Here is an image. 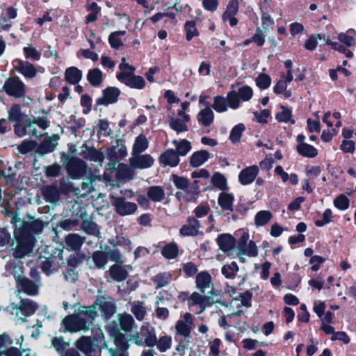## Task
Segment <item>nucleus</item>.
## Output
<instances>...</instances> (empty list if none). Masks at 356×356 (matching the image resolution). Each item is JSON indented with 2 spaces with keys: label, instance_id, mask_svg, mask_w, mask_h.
I'll return each mask as SVG.
<instances>
[{
  "label": "nucleus",
  "instance_id": "obj_9",
  "mask_svg": "<svg viewBox=\"0 0 356 356\" xmlns=\"http://www.w3.org/2000/svg\"><path fill=\"white\" fill-rule=\"evenodd\" d=\"M293 76L292 72H287L286 74L283 73L280 75V79L275 83L273 87V92L287 99L292 96V92L287 89L288 83L293 81Z\"/></svg>",
  "mask_w": 356,
  "mask_h": 356
},
{
  "label": "nucleus",
  "instance_id": "obj_23",
  "mask_svg": "<svg viewBox=\"0 0 356 356\" xmlns=\"http://www.w3.org/2000/svg\"><path fill=\"white\" fill-rule=\"evenodd\" d=\"M130 311L138 321L145 319L148 312V308L143 301L129 302Z\"/></svg>",
  "mask_w": 356,
  "mask_h": 356
},
{
  "label": "nucleus",
  "instance_id": "obj_5",
  "mask_svg": "<svg viewBox=\"0 0 356 356\" xmlns=\"http://www.w3.org/2000/svg\"><path fill=\"white\" fill-rule=\"evenodd\" d=\"M127 156V148L122 144H118L107 149L106 158L108 163L105 165L107 171L113 172L117 163Z\"/></svg>",
  "mask_w": 356,
  "mask_h": 356
},
{
  "label": "nucleus",
  "instance_id": "obj_36",
  "mask_svg": "<svg viewBox=\"0 0 356 356\" xmlns=\"http://www.w3.org/2000/svg\"><path fill=\"white\" fill-rule=\"evenodd\" d=\"M209 159V153L205 150L194 152L190 157V165L193 168L203 165Z\"/></svg>",
  "mask_w": 356,
  "mask_h": 356
},
{
  "label": "nucleus",
  "instance_id": "obj_59",
  "mask_svg": "<svg viewBox=\"0 0 356 356\" xmlns=\"http://www.w3.org/2000/svg\"><path fill=\"white\" fill-rule=\"evenodd\" d=\"M325 43L331 46L333 49L343 54L347 58H351L353 56V52L348 49L343 44H339L337 42H332L329 39L325 40Z\"/></svg>",
  "mask_w": 356,
  "mask_h": 356
},
{
  "label": "nucleus",
  "instance_id": "obj_52",
  "mask_svg": "<svg viewBox=\"0 0 356 356\" xmlns=\"http://www.w3.org/2000/svg\"><path fill=\"white\" fill-rule=\"evenodd\" d=\"M227 102L225 97L222 96H216L213 98V104L212 105V108L217 113H223L227 111Z\"/></svg>",
  "mask_w": 356,
  "mask_h": 356
},
{
  "label": "nucleus",
  "instance_id": "obj_13",
  "mask_svg": "<svg viewBox=\"0 0 356 356\" xmlns=\"http://www.w3.org/2000/svg\"><path fill=\"white\" fill-rule=\"evenodd\" d=\"M117 79L121 83L127 86L138 90L143 89L145 86V81L143 77L140 76H136L134 74L126 75L125 74H118Z\"/></svg>",
  "mask_w": 356,
  "mask_h": 356
},
{
  "label": "nucleus",
  "instance_id": "obj_45",
  "mask_svg": "<svg viewBox=\"0 0 356 356\" xmlns=\"http://www.w3.org/2000/svg\"><path fill=\"white\" fill-rule=\"evenodd\" d=\"M280 108L281 111L276 113L275 119L279 122L294 124L295 121L292 118V111L284 106H281Z\"/></svg>",
  "mask_w": 356,
  "mask_h": 356
},
{
  "label": "nucleus",
  "instance_id": "obj_4",
  "mask_svg": "<svg viewBox=\"0 0 356 356\" xmlns=\"http://www.w3.org/2000/svg\"><path fill=\"white\" fill-rule=\"evenodd\" d=\"M15 236L17 241V245L14 250V257L21 259L29 255L34 247L33 236L24 234L20 229L15 230Z\"/></svg>",
  "mask_w": 356,
  "mask_h": 356
},
{
  "label": "nucleus",
  "instance_id": "obj_41",
  "mask_svg": "<svg viewBox=\"0 0 356 356\" xmlns=\"http://www.w3.org/2000/svg\"><path fill=\"white\" fill-rule=\"evenodd\" d=\"M42 194L47 202L54 203L57 201L59 192L56 186H47L42 188Z\"/></svg>",
  "mask_w": 356,
  "mask_h": 356
},
{
  "label": "nucleus",
  "instance_id": "obj_20",
  "mask_svg": "<svg viewBox=\"0 0 356 356\" xmlns=\"http://www.w3.org/2000/svg\"><path fill=\"white\" fill-rule=\"evenodd\" d=\"M120 91L115 87H108L103 91V97L97 99V104L108 105L115 103L120 95Z\"/></svg>",
  "mask_w": 356,
  "mask_h": 356
},
{
  "label": "nucleus",
  "instance_id": "obj_30",
  "mask_svg": "<svg viewBox=\"0 0 356 356\" xmlns=\"http://www.w3.org/2000/svg\"><path fill=\"white\" fill-rule=\"evenodd\" d=\"M149 147V140L147 137L141 134L134 140L131 148V154H138L144 152Z\"/></svg>",
  "mask_w": 356,
  "mask_h": 356
},
{
  "label": "nucleus",
  "instance_id": "obj_33",
  "mask_svg": "<svg viewBox=\"0 0 356 356\" xmlns=\"http://www.w3.org/2000/svg\"><path fill=\"white\" fill-rule=\"evenodd\" d=\"M148 198L155 202H160L165 198L163 188L159 186H154L148 188L147 191Z\"/></svg>",
  "mask_w": 356,
  "mask_h": 356
},
{
  "label": "nucleus",
  "instance_id": "obj_62",
  "mask_svg": "<svg viewBox=\"0 0 356 356\" xmlns=\"http://www.w3.org/2000/svg\"><path fill=\"white\" fill-rule=\"evenodd\" d=\"M241 311L238 310L236 312H234L230 314H227V316H222L219 319L218 324L220 327L224 328H227L232 326V323L231 322V319L235 317H238L241 315Z\"/></svg>",
  "mask_w": 356,
  "mask_h": 356
},
{
  "label": "nucleus",
  "instance_id": "obj_3",
  "mask_svg": "<svg viewBox=\"0 0 356 356\" xmlns=\"http://www.w3.org/2000/svg\"><path fill=\"white\" fill-rule=\"evenodd\" d=\"M129 340L137 346L145 345L153 347L156 343L155 329L149 323H144L140 327L139 332L129 336Z\"/></svg>",
  "mask_w": 356,
  "mask_h": 356
},
{
  "label": "nucleus",
  "instance_id": "obj_27",
  "mask_svg": "<svg viewBox=\"0 0 356 356\" xmlns=\"http://www.w3.org/2000/svg\"><path fill=\"white\" fill-rule=\"evenodd\" d=\"M190 121V116L185 115L184 119L172 117L170 120V127L176 131L177 134L185 132L188 131L187 123Z\"/></svg>",
  "mask_w": 356,
  "mask_h": 356
},
{
  "label": "nucleus",
  "instance_id": "obj_25",
  "mask_svg": "<svg viewBox=\"0 0 356 356\" xmlns=\"http://www.w3.org/2000/svg\"><path fill=\"white\" fill-rule=\"evenodd\" d=\"M179 157L172 149H168L160 156V162L164 165L175 167L179 163Z\"/></svg>",
  "mask_w": 356,
  "mask_h": 356
},
{
  "label": "nucleus",
  "instance_id": "obj_10",
  "mask_svg": "<svg viewBox=\"0 0 356 356\" xmlns=\"http://www.w3.org/2000/svg\"><path fill=\"white\" fill-rule=\"evenodd\" d=\"M193 324V319L190 313L184 314L181 318L179 319L175 324V333L176 334L183 337L186 339L190 337L192 330V325Z\"/></svg>",
  "mask_w": 356,
  "mask_h": 356
},
{
  "label": "nucleus",
  "instance_id": "obj_19",
  "mask_svg": "<svg viewBox=\"0 0 356 356\" xmlns=\"http://www.w3.org/2000/svg\"><path fill=\"white\" fill-rule=\"evenodd\" d=\"M200 222L194 217H189L186 223L181 227L179 233L183 236H196L200 232Z\"/></svg>",
  "mask_w": 356,
  "mask_h": 356
},
{
  "label": "nucleus",
  "instance_id": "obj_6",
  "mask_svg": "<svg viewBox=\"0 0 356 356\" xmlns=\"http://www.w3.org/2000/svg\"><path fill=\"white\" fill-rule=\"evenodd\" d=\"M20 222V219L18 216H15L11 220V222L15 226V230L20 229V230L25 235H29L33 236V234L41 233L44 228V224L41 220H35L29 222H21L19 226L17 222Z\"/></svg>",
  "mask_w": 356,
  "mask_h": 356
},
{
  "label": "nucleus",
  "instance_id": "obj_55",
  "mask_svg": "<svg viewBox=\"0 0 356 356\" xmlns=\"http://www.w3.org/2000/svg\"><path fill=\"white\" fill-rule=\"evenodd\" d=\"M245 126L243 124H238L234 126L229 134V138L233 143H237L240 140L243 132L245 131Z\"/></svg>",
  "mask_w": 356,
  "mask_h": 356
},
{
  "label": "nucleus",
  "instance_id": "obj_22",
  "mask_svg": "<svg viewBox=\"0 0 356 356\" xmlns=\"http://www.w3.org/2000/svg\"><path fill=\"white\" fill-rule=\"evenodd\" d=\"M82 156L90 161L97 162L102 165L105 156L104 152L101 149L92 147H85V149L81 151Z\"/></svg>",
  "mask_w": 356,
  "mask_h": 356
},
{
  "label": "nucleus",
  "instance_id": "obj_56",
  "mask_svg": "<svg viewBox=\"0 0 356 356\" xmlns=\"http://www.w3.org/2000/svg\"><path fill=\"white\" fill-rule=\"evenodd\" d=\"M212 184L220 190L227 189V180L223 175L220 172H216L211 177Z\"/></svg>",
  "mask_w": 356,
  "mask_h": 356
},
{
  "label": "nucleus",
  "instance_id": "obj_29",
  "mask_svg": "<svg viewBox=\"0 0 356 356\" xmlns=\"http://www.w3.org/2000/svg\"><path fill=\"white\" fill-rule=\"evenodd\" d=\"M65 245L67 249L76 251L79 250L85 241V238L77 234H70L65 237Z\"/></svg>",
  "mask_w": 356,
  "mask_h": 356
},
{
  "label": "nucleus",
  "instance_id": "obj_42",
  "mask_svg": "<svg viewBox=\"0 0 356 356\" xmlns=\"http://www.w3.org/2000/svg\"><path fill=\"white\" fill-rule=\"evenodd\" d=\"M238 256L241 257L243 255H246L250 257H257L258 254V249L254 242L250 241L245 247L238 250Z\"/></svg>",
  "mask_w": 356,
  "mask_h": 356
},
{
  "label": "nucleus",
  "instance_id": "obj_14",
  "mask_svg": "<svg viewBox=\"0 0 356 356\" xmlns=\"http://www.w3.org/2000/svg\"><path fill=\"white\" fill-rule=\"evenodd\" d=\"M116 212L120 216L131 215L137 209V205L131 202H127L123 197H116L113 203Z\"/></svg>",
  "mask_w": 356,
  "mask_h": 356
},
{
  "label": "nucleus",
  "instance_id": "obj_2",
  "mask_svg": "<svg viewBox=\"0 0 356 356\" xmlns=\"http://www.w3.org/2000/svg\"><path fill=\"white\" fill-rule=\"evenodd\" d=\"M38 309V305L30 299H22L17 305L12 304L7 307L17 323H24L28 316L33 314Z\"/></svg>",
  "mask_w": 356,
  "mask_h": 356
},
{
  "label": "nucleus",
  "instance_id": "obj_8",
  "mask_svg": "<svg viewBox=\"0 0 356 356\" xmlns=\"http://www.w3.org/2000/svg\"><path fill=\"white\" fill-rule=\"evenodd\" d=\"M66 169L72 179H79L87 173L88 170L85 161L78 158H71L66 163Z\"/></svg>",
  "mask_w": 356,
  "mask_h": 356
},
{
  "label": "nucleus",
  "instance_id": "obj_51",
  "mask_svg": "<svg viewBox=\"0 0 356 356\" xmlns=\"http://www.w3.org/2000/svg\"><path fill=\"white\" fill-rule=\"evenodd\" d=\"M125 33V31H119L111 33L108 37V42L111 47L113 49H118L122 46L123 43L121 37L124 36Z\"/></svg>",
  "mask_w": 356,
  "mask_h": 356
},
{
  "label": "nucleus",
  "instance_id": "obj_61",
  "mask_svg": "<svg viewBox=\"0 0 356 356\" xmlns=\"http://www.w3.org/2000/svg\"><path fill=\"white\" fill-rule=\"evenodd\" d=\"M23 51L26 59H29L34 61L38 60L40 58V52L31 46L24 47Z\"/></svg>",
  "mask_w": 356,
  "mask_h": 356
},
{
  "label": "nucleus",
  "instance_id": "obj_60",
  "mask_svg": "<svg viewBox=\"0 0 356 356\" xmlns=\"http://www.w3.org/2000/svg\"><path fill=\"white\" fill-rule=\"evenodd\" d=\"M227 99V105L229 108L232 109H236L240 106V98L235 91H231L229 92L227 97H225Z\"/></svg>",
  "mask_w": 356,
  "mask_h": 356
},
{
  "label": "nucleus",
  "instance_id": "obj_43",
  "mask_svg": "<svg viewBox=\"0 0 356 356\" xmlns=\"http://www.w3.org/2000/svg\"><path fill=\"white\" fill-rule=\"evenodd\" d=\"M65 75L66 81L71 84L77 83L82 77L81 71L75 67L67 68Z\"/></svg>",
  "mask_w": 356,
  "mask_h": 356
},
{
  "label": "nucleus",
  "instance_id": "obj_28",
  "mask_svg": "<svg viewBox=\"0 0 356 356\" xmlns=\"http://www.w3.org/2000/svg\"><path fill=\"white\" fill-rule=\"evenodd\" d=\"M197 120L204 127H209L214 120V113L211 107L204 108L197 113Z\"/></svg>",
  "mask_w": 356,
  "mask_h": 356
},
{
  "label": "nucleus",
  "instance_id": "obj_44",
  "mask_svg": "<svg viewBox=\"0 0 356 356\" xmlns=\"http://www.w3.org/2000/svg\"><path fill=\"white\" fill-rule=\"evenodd\" d=\"M172 143L176 147V153L179 156H186L191 149V143L186 139L181 140H174Z\"/></svg>",
  "mask_w": 356,
  "mask_h": 356
},
{
  "label": "nucleus",
  "instance_id": "obj_58",
  "mask_svg": "<svg viewBox=\"0 0 356 356\" xmlns=\"http://www.w3.org/2000/svg\"><path fill=\"white\" fill-rule=\"evenodd\" d=\"M156 347L160 352H165L172 346V337L168 335L161 337L159 340H156Z\"/></svg>",
  "mask_w": 356,
  "mask_h": 356
},
{
  "label": "nucleus",
  "instance_id": "obj_35",
  "mask_svg": "<svg viewBox=\"0 0 356 356\" xmlns=\"http://www.w3.org/2000/svg\"><path fill=\"white\" fill-rule=\"evenodd\" d=\"M188 305L190 308L198 305L200 310L197 311V313L200 314L206 308V300L197 292H193L188 298Z\"/></svg>",
  "mask_w": 356,
  "mask_h": 356
},
{
  "label": "nucleus",
  "instance_id": "obj_47",
  "mask_svg": "<svg viewBox=\"0 0 356 356\" xmlns=\"http://www.w3.org/2000/svg\"><path fill=\"white\" fill-rule=\"evenodd\" d=\"M178 246L174 242L166 244L161 250L162 255L167 259L176 258L178 255Z\"/></svg>",
  "mask_w": 356,
  "mask_h": 356
},
{
  "label": "nucleus",
  "instance_id": "obj_31",
  "mask_svg": "<svg viewBox=\"0 0 356 356\" xmlns=\"http://www.w3.org/2000/svg\"><path fill=\"white\" fill-rule=\"evenodd\" d=\"M296 149L299 155L308 159L315 158L318 154V149L307 143L297 145Z\"/></svg>",
  "mask_w": 356,
  "mask_h": 356
},
{
  "label": "nucleus",
  "instance_id": "obj_37",
  "mask_svg": "<svg viewBox=\"0 0 356 356\" xmlns=\"http://www.w3.org/2000/svg\"><path fill=\"white\" fill-rule=\"evenodd\" d=\"M109 273L111 277L117 282L125 280L128 275V273L124 267L118 264H114L111 266Z\"/></svg>",
  "mask_w": 356,
  "mask_h": 356
},
{
  "label": "nucleus",
  "instance_id": "obj_24",
  "mask_svg": "<svg viewBox=\"0 0 356 356\" xmlns=\"http://www.w3.org/2000/svg\"><path fill=\"white\" fill-rule=\"evenodd\" d=\"M212 282L211 275L207 272H201L196 276V286L203 293L207 290L212 289Z\"/></svg>",
  "mask_w": 356,
  "mask_h": 356
},
{
  "label": "nucleus",
  "instance_id": "obj_15",
  "mask_svg": "<svg viewBox=\"0 0 356 356\" xmlns=\"http://www.w3.org/2000/svg\"><path fill=\"white\" fill-rule=\"evenodd\" d=\"M259 172V167L256 165L248 166L243 169L238 175L239 182L242 185H248L252 184L255 180Z\"/></svg>",
  "mask_w": 356,
  "mask_h": 356
},
{
  "label": "nucleus",
  "instance_id": "obj_16",
  "mask_svg": "<svg viewBox=\"0 0 356 356\" xmlns=\"http://www.w3.org/2000/svg\"><path fill=\"white\" fill-rule=\"evenodd\" d=\"M116 179L118 181H128L134 179L135 175L134 168L125 163H119L115 166Z\"/></svg>",
  "mask_w": 356,
  "mask_h": 356
},
{
  "label": "nucleus",
  "instance_id": "obj_34",
  "mask_svg": "<svg viewBox=\"0 0 356 356\" xmlns=\"http://www.w3.org/2000/svg\"><path fill=\"white\" fill-rule=\"evenodd\" d=\"M234 197L231 193L222 192L220 193L218 202L220 207L224 211H232L233 210V202Z\"/></svg>",
  "mask_w": 356,
  "mask_h": 356
},
{
  "label": "nucleus",
  "instance_id": "obj_38",
  "mask_svg": "<svg viewBox=\"0 0 356 356\" xmlns=\"http://www.w3.org/2000/svg\"><path fill=\"white\" fill-rule=\"evenodd\" d=\"M76 347L85 354L92 351L95 349V345L92 343L90 337H82L75 343Z\"/></svg>",
  "mask_w": 356,
  "mask_h": 356
},
{
  "label": "nucleus",
  "instance_id": "obj_54",
  "mask_svg": "<svg viewBox=\"0 0 356 356\" xmlns=\"http://www.w3.org/2000/svg\"><path fill=\"white\" fill-rule=\"evenodd\" d=\"M236 237L237 238V242L236 241V248L238 250L245 247L249 241V234L244 229H238L235 233Z\"/></svg>",
  "mask_w": 356,
  "mask_h": 356
},
{
  "label": "nucleus",
  "instance_id": "obj_64",
  "mask_svg": "<svg viewBox=\"0 0 356 356\" xmlns=\"http://www.w3.org/2000/svg\"><path fill=\"white\" fill-rule=\"evenodd\" d=\"M271 83L270 77L266 74H260L256 79V84L261 89L268 88Z\"/></svg>",
  "mask_w": 356,
  "mask_h": 356
},
{
  "label": "nucleus",
  "instance_id": "obj_49",
  "mask_svg": "<svg viewBox=\"0 0 356 356\" xmlns=\"http://www.w3.org/2000/svg\"><path fill=\"white\" fill-rule=\"evenodd\" d=\"M356 33L353 29H349L346 33H341L338 35L337 39L346 47H351L355 44V36Z\"/></svg>",
  "mask_w": 356,
  "mask_h": 356
},
{
  "label": "nucleus",
  "instance_id": "obj_39",
  "mask_svg": "<svg viewBox=\"0 0 356 356\" xmlns=\"http://www.w3.org/2000/svg\"><path fill=\"white\" fill-rule=\"evenodd\" d=\"M8 116L6 120L9 122H20L23 120L24 114L21 111V106L19 104L13 105L8 111Z\"/></svg>",
  "mask_w": 356,
  "mask_h": 356
},
{
  "label": "nucleus",
  "instance_id": "obj_53",
  "mask_svg": "<svg viewBox=\"0 0 356 356\" xmlns=\"http://www.w3.org/2000/svg\"><path fill=\"white\" fill-rule=\"evenodd\" d=\"M107 254L102 251H95L92 255V259L98 268H104L107 262Z\"/></svg>",
  "mask_w": 356,
  "mask_h": 356
},
{
  "label": "nucleus",
  "instance_id": "obj_12",
  "mask_svg": "<svg viewBox=\"0 0 356 356\" xmlns=\"http://www.w3.org/2000/svg\"><path fill=\"white\" fill-rule=\"evenodd\" d=\"M154 163V158L149 154H131L129 158V164L136 169H147L151 168Z\"/></svg>",
  "mask_w": 356,
  "mask_h": 356
},
{
  "label": "nucleus",
  "instance_id": "obj_40",
  "mask_svg": "<svg viewBox=\"0 0 356 356\" xmlns=\"http://www.w3.org/2000/svg\"><path fill=\"white\" fill-rule=\"evenodd\" d=\"M252 294L249 291H246L244 293H242L239 295L238 298H234L232 300L231 305L233 307H238L240 305L244 306L245 307H250L252 305Z\"/></svg>",
  "mask_w": 356,
  "mask_h": 356
},
{
  "label": "nucleus",
  "instance_id": "obj_7",
  "mask_svg": "<svg viewBox=\"0 0 356 356\" xmlns=\"http://www.w3.org/2000/svg\"><path fill=\"white\" fill-rule=\"evenodd\" d=\"M3 88L9 96L19 98L25 95L26 86L18 77L8 79Z\"/></svg>",
  "mask_w": 356,
  "mask_h": 356
},
{
  "label": "nucleus",
  "instance_id": "obj_1",
  "mask_svg": "<svg viewBox=\"0 0 356 356\" xmlns=\"http://www.w3.org/2000/svg\"><path fill=\"white\" fill-rule=\"evenodd\" d=\"M97 316V312L92 308L80 307L76 314L65 317L61 323L63 332H76L89 328Z\"/></svg>",
  "mask_w": 356,
  "mask_h": 356
},
{
  "label": "nucleus",
  "instance_id": "obj_63",
  "mask_svg": "<svg viewBox=\"0 0 356 356\" xmlns=\"http://www.w3.org/2000/svg\"><path fill=\"white\" fill-rule=\"evenodd\" d=\"M185 31L186 33V40L190 41L193 38L198 35V31L195 27V24L193 21L186 22L185 24Z\"/></svg>",
  "mask_w": 356,
  "mask_h": 356
},
{
  "label": "nucleus",
  "instance_id": "obj_46",
  "mask_svg": "<svg viewBox=\"0 0 356 356\" xmlns=\"http://www.w3.org/2000/svg\"><path fill=\"white\" fill-rule=\"evenodd\" d=\"M272 218L273 214L270 211H260L254 216V224L257 227L264 226L270 222Z\"/></svg>",
  "mask_w": 356,
  "mask_h": 356
},
{
  "label": "nucleus",
  "instance_id": "obj_32",
  "mask_svg": "<svg viewBox=\"0 0 356 356\" xmlns=\"http://www.w3.org/2000/svg\"><path fill=\"white\" fill-rule=\"evenodd\" d=\"M58 137L54 135L51 137L46 138L38 147V152L45 154L53 152L58 145Z\"/></svg>",
  "mask_w": 356,
  "mask_h": 356
},
{
  "label": "nucleus",
  "instance_id": "obj_11",
  "mask_svg": "<svg viewBox=\"0 0 356 356\" xmlns=\"http://www.w3.org/2000/svg\"><path fill=\"white\" fill-rule=\"evenodd\" d=\"M90 307L92 308L97 312V309H98L101 312L102 316L105 318L111 317L116 311L115 304L113 301L106 300L104 298L97 299Z\"/></svg>",
  "mask_w": 356,
  "mask_h": 356
},
{
  "label": "nucleus",
  "instance_id": "obj_17",
  "mask_svg": "<svg viewBox=\"0 0 356 356\" xmlns=\"http://www.w3.org/2000/svg\"><path fill=\"white\" fill-rule=\"evenodd\" d=\"M16 70L24 77L33 79L37 74L35 67L28 61L17 59L14 61Z\"/></svg>",
  "mask_w": 356,
  "mask_h": 356
},
{
  "label": "nucleus",
  "instance_id": "obj_26",
  "mask_svg": "<svg viewBox=\"0 0 356 356\" xmlns=\"http://www.w3.org/2000/svg\"><path fill=\"white\" fill-rule=\"evenodd\" d=\"M17 286L22 291L29 296L36 295L38 292V285L26 277L19 278Z\"/></svg>",
  "mask_w": 356,
  "mask_h": 356
},
{
  "label": "nucleus",
  "instance_id": "obj_48",
  "mask_svg": "<svg viewBox=\"0 0 356 356\" xmlns=\"http://www.w3.org/2000/svg\"><path fill=\"white\" fill-rule=\"evenodd\" d=\"M103 79V74L98 68H94L88 71L87 80L93 86H98L101 84Z\"/></svg>",
  "mask_w": 356,
  "mask_h": 356
},
{
  "label": "nucleus",
  "instance_id": "obj_18",
  "mask_svg": "<svg viewBox=\"0 0 356 356\" xmlns=\"http://www.w3.org/2000/svg\"><path fill=\"white\" fill-rule=\"evenodd\" d=\"M115 323H117V325L116 327H114V329H116L117 331L122 330L128 332L132 330L135 324V321L131 314L122 313L118 315L117 323L114 321L113 325Z\"/></svg>",
  "mask_w": 356,
  "mask_h": 356
},
{
  "label": "nucleus",
  "instance_id": "obj_50",
  "mask_svg": "<svg viewBox=\"0 0 356 356\" xmlns=\"http://www.w3.org/2000/svg\"><path fill=\"white\" fill-rule=\"evenodd\" d=\"M81 229L88 234L99 237L100 232L97 225L92 220H83L81 224Z\"/></svg>",
  "mask_w": 356,
  "mask_h": 356
},
{
  "label": "nucleus",
  "instance_id": "obj_57",
  "mask_svg": "<svg viewBox=\"0 0 356 356\" xmlns=\"http://www.w3.org/2000/svg\"><path fill=\"white\" fill-rule=\"evenodd\" d=\"M221 271L226 278L232 279L238 271V267L236 262L232 261L229 264L223 266Z\"/></svg>",
  "mask_w": 356,
  "mask_h": 356
},
{
  "label": "nucleus",
  "instance_id": "obj_21",
  "mask_svg": "<svg viewBox=\"0 0 356 356\" xmlns=\"http://www.w3.org/2000/svg\"><path fill=\"white\" fill-rule=\"evenodd\" d=\"M217 243L221 250L230 254L236 247V239L231 234H222L217 238Z\"/></svg>",
  "mask_w": 356,
  "mask_h": 356
}]
</instances>
